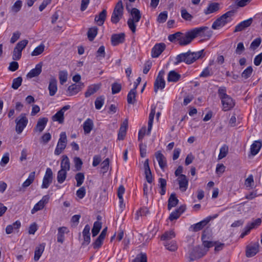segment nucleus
Listing matches in <instances>:
<instances>
[{"label": "nucleus", "mask_w": 262, "mask_h": 262, "mask_svg": "<svg viewBox=\"0 0 262 262\" xmlns=\"http://www.w3.org/2000/svg\"><path fill=\"white\" fill-rule=\"evenodd\" d=\"M204 56V50L193 52L188 51L186 53H183L177 55L176 58L175 64H178L180 62H184L187 64H190Z\"/></svg>", "instance_id": "obj_1"}, {"label": "nucleus", "mask_w": 262, "mask_h": 262, "mask_svg": "<svg viewBox=\"0 0 262 262\" xmlns=\"http://www.w3.org/2000/svg\"><path fill=\"white\" fill-rule=\"evenodd\" d=\"M234 12V10H230L223 14L213 22L212 25V28L214 30L219 29L231 22Z\"/></svg>", "instance_id": "obj_2"}, {"label": "nucleus", "mask_w": 262, "mask_h": 262, "mask_svg": "<svg viewBox=\"0 0 262 262\" xmlns=\"http://www.w3.org/2000/svg\"><path fill=\"white\" fill-rule=\"evenodd\" d=\"M131 17L127 20L128 27L133 33H135L136 30V23L139 21L141 15L140 11L137 8H132L130 11Z\"/></svg>", "instance_id": "obj_3"}, {"label": "nucleus", "mask_w": 262, "mask_h": 262, "mask_svg": "<svg viewBox=\"0 0 262 262\" xmlns=\"http://www.w3.org/2000/svg\"><path fill=\"white\" fill-rule=\"evenodd\" d=\"M204 255L205 253L203 252L201 246H198L195 247H189V250L187 253V258L190 261L200 258Z\"/></svg>", "instance_id": "obj_4"}, {"label": "nucleus", "mask_w": 262, "mask_h": 262, "mask_svg": "<svg viewBox=\"0 0 262 262\" xmlns=\"http://www.w3.org/2000/svg\"><path fill=\"white\" fill-rule=\"evenodd\" d=\"M123 5L121 1H119L116 4L111 17V21L117 24L123 15Z\"/></svg>", "instance_id": "obj_5"}, {"label": "nucleus", "mask_w": 262, "mask_h": 262, "mask_svg": "<svg viewBox=\"0 0 262 262\" xmlns=\"http://www.w3.org/2000/svg\"><path fill=\"white\" fill-rule=\"evenodd\" d=\"M28 122V120L26 117V114H21L15 120L16 133L18 134L21 133L27 126Z\"/></svg>", "instance_id": "obj_6"}, {"label": "nucleus", "mask_w": 262, "mask_h": 262, "mask_svg": "<svg viewBox=\"0 0 262 262\" xmlns=\"http://www.w3.org/2000/svg\"><path fill=\"white\" fill-rule=\"evenodd\" d=\"M196 36L194 29L186 32L184 34L182 33L181 38H180L179 45L181 46H186L189 44Z\"/></svg>", "instance_id": "obj_7"}, {"label": "nucleus", "mask_w": 262, "mask_h": 262, "mask_svg": "<svg viewBox=\"0 0 262 262\" xmlns=\"http://www.w3.org/2000/svg\"><path fill=\"white\" fill-rule=\"evenodd\" d=\"M53 172L50 168H47L45 172V174L43 178L41 188H48L50 185L52 183L53 180Z\"/></svg>", "instance_id": "obj_8"}, {"label": "nucleus", "mask_w": 262, "mask_h": 262, "mask_svg": "<svg viewBox=\"0 0 262 262\" xmlns=\"http://www.w3.org/2000/svg\"><path fill=\"white\" fill-rule=\"evenodd\" d=\"M196 36L210 38L213 34V31L208 27L203 26L194 28Z\"/></svg>", "instance_id": "obj_9"}, {"label": "nucleus", "mask_w": 262, "mask_h": 262, "mask_svg": "<svg viewBox=\"0 0 262 262\" xmlns=\"http://www.w3.org/2000/svg\"><path fill=\"white\" fill-rule=\"evenodd\" d=\"M50 196L48 195H44L42 199L37 202L31 210V213L34 214L36 212L41 210L43 209L45 205L48 203Z\"/></svg>", "instance_id": "obj_10"}, {"label": "nucleus", "mask_w": 262, "mask_h": 262, "mask_svg": "<svg viewBox=\"0 0 262 262\" xmlns=\"http://www.w3.org/2000/svg\"><path fill=\"white\" fill-rule=\"evenodd\" d=\"M259 244L258 242L251 243L246 247V255L251 257L255 255L259 251Z\"/></svg>", "instance_id": "obj_11"}, {"label": "nucleus", "mask_w": 262, "mask_h": 262, "mask_svg": "<svg viewBox=\"0 0 262 262\" xmlns=\"http://www.w3.org/2000/svg\"><path fill=\"white\" fill-rule=\"evenodd\" d=\"M223 105V110L228 111L232 109L235 105V102L233 99L229 96L221 99Z\"/></svg>", "instance_id": "obj_12"}, {"label": "nucleus", "mask_w": 262, "mask_h": 262, "mask_svg": "<svg viewBox=\"0 0 262 262\" xmlns=\"http://www.w3.org/2000/svg\"><path fill=\"white\" fill-rule=\"evenodd\" d=\"M166 45L164 43L156 44L151 50V56L157 58L165 49Z\"/></svg>", "instance_id": "obj_13"}, {"label": "nucleus", "mask_w": 262, "mask_h": 262, "mask_svg": "<svg viewBox=\"0 0 262 262\" xmlns=\"http://www.w3.org/2000/svg\"><path fill=\"white\" fill-rule=\"evenodd\" d=\"M48 90L49 91V95L51 96H54L57 91V80L53 76H51L49 79Z\"/></svg>", "instance_id": "obj_14"}, {"label": "nucleus", "mask_w": 262, "mask_h": 262, "mask_svg": "<svg viewBox=\"0 0 262 262\" xmlns=\"http://www.w3.org/2000/svg\"><path fill=\"white\" fill-rule=\"evenodd\" d=\"M211 217L208 216L201 222L191 226L190 228L193 232H197L202 230L210 222Z\"/></svg>", "instance_id": "obj_15"}, {"label": "nucleus", "mask_w": 262, "mask_h": 262, "mask_svg": "<svg viewBox=\"0 0 262 262\" xmlns=\"http://www.w3.org/2000/svg\"><path fill=\"white\" fill-rule=\"evenodd\" d=\"M177 181L180 190L182 192L185 191L188 185V180L186 176L184 174L180 175L177 179Z\"/></svg>", "instance_id": "obj_16"}, {"label": "nucleus", "mask_w": 262, "mask_h": 262, "mask_svg": "<svg viewBox=\"0 0 262 262\" xmlns=\"http://www.w3.org/2000/svg\"><path fill=\"white\" fill-rule=\"evenodd\" d=\"M125 40V34L121 33L119 34H114L111 37L112 45L114 46H117L119 43H123Z\"/></svg>", "instance_id": "obj_17"}, {"label": "nucleus", "mask_w": 262, "mask_h": 262, "mask_svg": "<svg viewBox=\"0 0 262 262\" xmlns=\"http://www.w3.org/2000/svg\"><path fill=\"white\" fill-rule=\"evenodd\" d=\"M253 19L250 18L247 20H244L236 26L234 32H240L245 28L249 27L252 23Z\"/></svg>", "instance_id": "obj_18"}, {"label": "nucleus", "mask_w": 262, "mask_h": 262, "mask_svg": "<svg viewBox=\"0 0 262 262\" xmlns=\"http://www.w3.org/2000/svg\"><path fill=\"white\" fill-rule=\"evenodd\" d=\"M155 157L158 162L160 167L161 169L164 170L167 165L165 157L160 151H158L155 153Z\"/></svg>", "instance_id": "obj_19"}, {"label": "nucleus", "mask_w": 262, "mask_h": 262, "mask_svg": "<svg viewBox=\"0 0 262 262\" xmlns=\"http://www.w3.org/2000/svg\"><path fill=\"white\" fill-rule=\"evenodd\" d=\"M220 9V5L217 3H210L208 7L204 10V13L206 15L215 13Z\"/></svg>", "instance_id": "obj_20"}, {"label": "nucleus", "mask_w": 262, "mask_h": 262, "mask_svg": "<svg viewBox=\"0 0 262 262\" xmlns=\"http://www.w3.org/2000/svg\"><path fill=\"white\" fill-rule=\"evenodd\" d=\"M42 71V64L39 63L37 64L34 69H32L27 75V77L29 78H32L38 76Z\"/></svg>", "instance_id": "obj_21"}, {"label": "nucleus", "mask_w": 262, "mask_h": 262, "mask_svg": "<svg viewBox=\"0 0 262 262\" xmlns=\"http://www.w3.org/2000/svg\"><path fill=\"white\" fill-rule=\"evenodd\" d=\"M82 84H73L68 87L67 93L68 96H73L78 93L81 91L82 86Z\"/></svg>", "instance_id": "obj_22"}, {"label": "nucleus", "mask_w": 262, "mask_h": 262, "mask_svg": "<svg viewBox=\"0 0 262 262\" xmlns=\"http://www.w3.org/2000/svg\"><path fill=\"white\" fill-rule=\"evenodd\" d=\"M128 126L127 120H125L122 123L118 134V139L119 140H123L126 133V129Z\"/></svg>", "instance_id": "obj_23"}, {"label": "nucleus", "mask_w": 262, "mask_h": 262, "mask_svg": "<svg viewBox=\"0 0 262 262\" xmlns=\"http://www.w3.org/2000/svg\"><path fill=\"white\" fill-rule=\"evenodd\" d=\"M48 121V118L46 117L39 119L35 127V130L40 133L42 132L46 126Z\"/></svg>", "instance_id": "obj_24"}, {"label": "nucleus", "mask_w": 262, "mask_h": 262, "mask_svg": "<svg viewBox=\"0 0 262 262\" xmlns=\"http://www.w3.org/2000/svg\"><path fill=\"white\" fill-rule=\"evenodd\" d=\"M94 122L90 118H88L83 124V128L85 134H89L93 129Z\"/></svg>", "instance_id": "obj_25"}, {"label": "nucleus", "mask_w": 262, "mask_h": 262, "mask_svg": "<svg viewBox=\"0 0 262 262\" xmlns=\"http://www.w3.org/2000/svg\"><path fill=\"white\" fill-rule=\"evenodd\" d=\"M262 146L261 142L260 141H255L251 145L250 153L252 156L257 155Z\"/></svg>", "instance_id": "obj_26"}, {"label": "nucleus", "mask_w": 262, "mask_h": 262, "mask_svg": "<svg viewBox=\"0 0 262 262\" xmlns=\"http://www.w3.org/2000/svg\"><path fill=\"white\" fill-rule=\"evenodd\" d=\"M69 232V231L66 227H59L58 229L57 242L62 243L64 239V234Z\"/></svg>", "instance_id": "obj_27"}, {"label": "nucleus", "mask_w": 262, "mask_h": 262, "mask_svg": "<svg viewBox=\"0 0 262 262\" xmlns=\"http://www.w3.org/2000/svg\"><path fill=\"white\" fill-rule=\"evenodd\" d=\"M90 226L89 225H86L84 227V228L82 231V234L83 236L84 244L86 245H88L91 241L90 238Z\"/></svg>", "instance_id": "obj_28"}, {"label": "nucleus", "mask_w": 262, "mask_h": 262, "mask_svg": "<svg viewBox=\"0 0 262 262\" xmlns=\"http://www.w3.org/2000/svg\"><path fill=\"white\" fill-rule=\"evenodd\" d=\"M60 163V169L68 171L70 169V162L69 158L66 155L62 156Z\"/></svg>", "instance_id": "obj_29"}, {"label": "nucleus", "mask_w": 262, "mask_h": 262, "mask_svg": "<svg viewBox=\"0 0 262 262\" xmlns=\"http://www.w3.org/2000/svg\"><path fill=\"white\" fill-rule=\"evenodd\" d=\"M45 247V244L42 243L40 244L38 246L35 248L34 252V259L35 261H38L41 256Z\"/></svg>", "instance_id": "obj_30"}, {"label": "nucleus", "mask_w": 262, "mask_h": 262, "mask_svg": "<svg viewBox=\"0 0 262 262\" xmlns=\"http://www.w3.org/2000/svg\"><path fill=\"white\" fill-rule=\"evenodd\" d=\"M155 113H156L155 107H152L150 113L149 115V119H148V129H147V134L148 135H150V132H151V128H152V123H153V121H154V117L155 115Z\"/></svg>", "instance_id": "obj_31"}, {"label": "nucleus", "mask_w": 262, "mask_h": 262, "mask_svg": "<svg viewBox=\"0 0 262 262\" xmlns=\"http://www.w3.org/2000/svg\"><path fill=\"white\" fill-rule=\"evenodd\" d=\"M106 10L103 9L98 15H96L95 17V20L96 21L98 25H102L106 19Z\"/></svg>", "instance_id": "obj_32"}, {"label": "nucleus", "mask_w": 262, "mask_h": 262, "mask_svg": "<svg viewBox=\"0 0 262 262\" xmlns=\"http://www.w3.org/2000/svg\"><path fill=\"white\" fill-rule=\"evenodd\" d=\"M176 236L173 230L167 231L164 232L161 236V240L164 242H169L170 239Z\"/></svg>", "instance_id": "obj_33"}, {"label": "nucleus", "mask_w": 262, "mask_h": 262, "mask_svg": "<svg viewBox=\"0 0 262 262\" xmlns=\"http://www.w3.org/2000/svg\"><path fill=\"white\" fill-rule=\"evenodd\" d=\"M179 202L178 199L176 196V194L171 193L168 201V209L170 210L171 208L175 207Z\"/></svg>", "instance_id": "obj_34"}, {"label": "nucleus", "mask_w": 262, "mask_h": 262, "mask_svg": "<svg viewBox=\"0 0 262 262\" xmlns=\"http://www.w3.org/2000/svg\"><path fill=\"white\" fill-rule=\"evenodd\" d=\"M181 75L174 71H171L169 72L167 77L168 82H177L180 79Z\"/></svg>", "instance_id": "obj_35"}, {"label": "nucleus", "mask_w": 262, "mask_h": 262, "mask_svg": "<svg viewBox=\"0 0 262 262\" xmlns=\"http://www.w3.org/2000/svg\"><path fill=\"white\" fill-rule=\"evenodd\" d=\"M165 86V81L164 80H160L156 79L154 82V92L157 93L159 90H162Z\"/></svg>", "instance_id": "obj_36"}, {"label": "nucleus", "mask_w": 262, "mask_h": 262, "mask_svg": "<svg viewBox=\"0 0 262 262\" xmlns=\"http://www.w3.org/2000/svg\"><path fill=\"white\" fill-rule=\"evenodd\" d=\"M137 91L135 89H132L129 92L127 96V101L129 104H134L136 102Z\"/></svg>", "instance_id": "obj_37"}, {"label": "nucleus", "mask_w": 262, "mask_h": 262, "mask_svg": "<svg viewBox=\"0 0 262 262\" xmlns=\"http://www.w3.org/2000/svg\"><path fill=\"white\" fill-rule=\"evenodd\" d=\"M163 245L167 250L170 251H175L178 249L177 242L175 241L164 242Z\"/></svg>", "instance_id": "obj_38"}, {"label": "nucleus", "mask_w": 262, "mask_h": 262, "mask_svg": "<svg viewBox=\"0 0 262 262\" xmlns=\"http://www.w3.org/2000/svg\"><path fill=\"white\" fill-rule=\"evenodd\" d=\"M35 172L33 171L29 174L28 179L23 183L22 187L26 188L29 186L34 181L35 179Z\"/></svg>", "instance_id": "obj_39"}, {"label": "nucleus", "mask_w": 262, "mask_h": 262, "mask_svg": "<svg viewBox=\"0 0 262 262\" xmlns=\"http://www.w3.org/2000/svg\"><path fill=\"white\" fill-rule=\"evenodd\" d=\"M102 227V223L99 221H96L94 222L93 227L92 230V236L93 237L96 236L99 232Z\"/></svg>", "instance_id": "obj_40"}, {"label": "nucleus", "mask_w": 262, "mask_h": 262, "mask_svg": "<svg viewBox=\"0 0 262 262\" xmlns=\"http://www.w3.org/2000/svg\"><path fill=\"white\" fill-rule=\"evenodd\" d=\"M99 89V86L98 85H92L90 86L87 91L85 93V97H89L95 93Z\"/></svg>", "instance_id": "obj_41"}, {"label": "nucleus", "mask_w": 262, "mask_h": 262, "mask_svg": "<svg viewBox=\"0 0 262 262\" xmlns=\"http://www.w3.org/2000/svg\"><path fill=\"white\" fill-rule=\"evenodd\" d=\"M67 171L63 170V169H60L58 173L57 176V180L58 182L60 184L62 183L66 180L67 175Z\"/></svg>", "instance_id": "obj_42"}, {"label": "nucleus", "mask_w": 262, "mask_h": 262, "mask_svg": "<svg viewBox=\"0 0 262 262\" xmlns=\"http://www.w3.org/2000/svg\"><path fill=\"white\" fill-rule=\"evenodd\" d=\"M53 121H57L59 123L62 124L64 121V114L61 111H58L52 116Z\"/></svg>", "instance_id": "obj_43"}, {"label": "nucleus", "mask_w": 262, "mask_h": 262, "mask_svg": "<svg viewBox=\"0 0 262 262\" xmlns=\"http://www.w3.org/2000/svg\"><path fill=\"white\" fill-rule=\"evenodd\" d=\"M98 33V28L96 27L91 28L88 32V37L90 41H93Z\"/></svg>", "instance_id": "obj_44"}, {"label": "nucleus", "mask_w": 262, "mask_h": 262, "mask_svg": "<svg viewBox=\"0 0 262 262\" xmlns=\"http://www.w3.org/2000/svg\"><path fill=\"white\" fill-rule=\"evenodd\" d=\"M159 186L161 188V191L159 192L161 195H163L166 192V181L163 178H159L158 180Z\"/></svg>", "instance_id": "obj_45"}, {"label": "nucleus", "mask_w": 262, "mask_h": 262, "mask_svg": "<svg viewBox=\"0 0 262 262\" xmlns=\"http://www.w3.org/2000/svg\"><path fill=\"white\" fill-rule=\"evenodd\" d=\"M104 97L103 96H100L97 97L95 101V108L97 110H100L104 103Z\"/></svg>", "instance_id": "obj_46"}, {"label": "nucleus", "mask_w": 262, "mask_h": 262, "mask_svg": "<svg viewBox=\"0 0 262 262\" xmlns=\"http://www.w3.org/2000/svg\"><path fill=\"white\" fill-rule=\"evenodd\" d=\"M75 178L77 182L76 186L79 187L83 183L84 180V173L82 172H78L75 175Z\"/></svg>", "instance_id": "obj_47"}, {"label": "nucleus", "mask_w": 262, "mask_h": 262, "mask_svg": "<svg viewBox=\"0 0 262 262\" xmlns=\"http://www.w3.org/2000/svg\"><path fill=\"white\" fill-rule=\"evenodd\" d=\"M45 50V45L40 44L35 48V49L31 53V56H35L41 54Z\"/></svg>", "instance_id": "obj_48"}, {"label": "nucleus", "mask_w": 262, "mask_h": 262, "mask_svg": "<svg viewBox=\"0 0 262 262\" xmlns=\"http://www.w3.org/2000/svg\"><path fill=\"white\" fill-rule=\"evenodd\" d=\"M67 144L58 142L54 154L56 155H59L66 147Z\"/></svg>", "instance_id": "obj_49"}, {"label": "nucleus", "mask_w": 262, "mask_h": 262, "mask_svg": "<svg viewBox=\"0 0 262 262\" xmlns=\"http://www.w3.org/2000/svg\"><path fill=\"white\" fill-rule=\"evenodd\" d=\"M228 152V147L227 145H224L220 150V154L218 156V158L219 160H221L224 158H225Z\"/></svg>", "instance_id": "obj_50"}, {"label": "nucleus", "mask_w": 262, "mask_h": 262, "mask_svg": "<svg viewBox=\"0 0 262 262\" xmlns=\"http://www.w3.org/2000/svg\"><path fill=\"white\" fill-rule=\"evenodd\" d=\"M182 33L180 32H177L176 33L170 34L168 37V40L171 42H174L176 40L180 43V38H181Z\"/></svg>", "instance_id": "obj_51"}, {"label": "nucleus", "mask_w": 262, "mask_h": 262, "mask_svg": "<svg viewBox=\"0 0 262 262\" xmlns=\"http://www.w3.org/2000/svg\"><path fill=\"white\" fill-rule=\"evenodd\" d=\"M23 79L21 77L14 78L12 81V88L14 90H17L21 85Z\"/></svg>", "instance_id": "obj_52"}, {"label": "nucleus", "mask_w": 262, "mask_h": 262, "mask_svg": "<svg viewBox=\"0 0 262 262\" xmlns=\"http://www.w3.org/2000/svg\"><path fill=\"white\" fill-rule=\"evenodd\" d=\"M68 72L66 71H61L59 72V79L61 84L67 81Z\"/></svg>", "instance_id": "obj_53"}, {"label": "nucleus", "mask_w": 262, "mask_h": 262, "mask_svg": "<svg viewBox=\"0 0 262 262\" xmlns=\"http://www.w3.org/2000/svg\"><path fill=\"white\" fill-rule=\"evenodd\" d=\"M22 6V2L18 0L15 2L14 5L11 7V11L14 13H17L20 11Z\"/></svg>", "instance_id": "obj_54"}, {"label": "nucleus", "mask_w": 262, "mask_h": 262, "mask_svg": "<svg viewBox=\"0 0 262 262\" xmlns=\"http://www.w3.org/2000/svg\"><path fill=\"white\" fill-rule=\"evenodd\" d=\"M253 72V69L251 66L247 67L242 73V77L245 79H247L250 77Z\"/></svg>", "instance_id": "obj_55"}, {"label": "nucleus", "mask_w": 262, "mask_h": 262, "mask_svg": "<svg viewBox=\"0 0 262 262\" xmlns=\"http://www.w3.org/2000/svg\"><path fill=\"white\" fill-rule=\"evenodd\" d=\"M109 163H110V161H109V159L108 158H106L101 163V171L103 173H106L108 170V168H109Z\"/></svg>", "instance_id": "obj_56"}, {"label": "nucleus", "mask_w": 262, "mask_h": 262, "mask_svg": "<svg viewBox=\"0 0 262 262\" xmlns=\"http://www.w3.org/2000/svg\"><path fill=\"white\" fill-rule=\"evenodd\" d=\"M149 213V210L147 208H142L139 211H137L136 214L135 219L138 220L139 216H146Z\"/></svg>", "instance_id": "obj_57"}, {"label": "nucleus", "mask_w": 262, "mask_h": 262, "mask_svg": "<svg viewBox=\"0 0 262 262\" xmlns=\"http://www.w3.org/2000/svg\"><path fill=\"white\" fill-rule=\"evenodd\" d=\"M74 163L75 167L77 171H79L81 169L83 162L81 159L79 157H75L74 158Z\"/></svg>", "instance_id": "obj_58"}, {"label": "nucleus", "mask_w": 262, "mask_h": 262, "mask_svg": "<svg viewBox=\"0 0 262 262\" xmlns=\"http://www.w3.org/2000/svg\"><path fill=\"white\" fill-rule=\"evenodd\" d=\"M133 262H147V256L145 253L138 254Z\"/></svg>", "instance_id": "obj_59"}, {"label": "nucleus", "mask_w": 262, "mask_h": 262, "mask_svg": "<svg viewBox=\"0 0 262 262\" xmlns=\"http://www.w3.org/2000/svg\"><path fill=\"white\" fill-rule=\"evenodd\" d=\"M21 52L22 51L15 47L13 52V59L15 60H19L21 56Z\"/></svg>", "instance_id": "obj_60"}, {"label": "nucleus", "mask_w": 262, "mask_h": 262, "mask_svg": "<svg viewBox=\"0 0 262 262\" xmlns=\"http://www.w3.org/2000/svg\"><path fill=\"white\" fill-rule=\"evenodd\" d=\"M121 90V85L115 82L112 85V92L113 94L118 93Z\"/></svg>", "instance_id": "obj_61"}, {"label": "nucleus", "mask_w": 262, "mask_h": 262, "mask_svg": "<svg viewBox=\"0 0 262 262\" xmlns=\"http://www.w3.org/2000/svg\"><path fill=\"white\" fill-rule=\"evenodd\" d=\"M104 239V238H103L102 237V238H101V236L99 235V236L96 239L95 242L93 244L94 248V249L99 248L101 246Z\"/></svg>", "instance_id": "obj_62"}, {"label": "nucleus", "mask_w": 262, "mask_h": 262, "mask_svg": "<svg viewBox=\"0 0 262 262\" xmlns=\"http://www.w3.org/2000/svg\"><path fill=\"white\" fill-rule=\"evenodd\" d=\"M167 18V13L166 11H164L159 14L157 21L160 23H163L166 21Z\"/></svg>", "instance_id": "obj_63"}, {"label": "nucleus", "mask_w": 262, "mask_h": 262, "mask_svg": "<svg viewBox=\"0 0 262 262\" xmlns=\"http://www.w3.org/2000/svg\"><path fill=\"white\" fill-rule=\"evenodd\" d=\"M181 16L182 17L186 20H191L192 16L189 14L186 9H183L181 10Z\"/></svg>", "instance_id": "obj_64"}]
</instances>
